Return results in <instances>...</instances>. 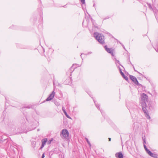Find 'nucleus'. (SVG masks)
<instances>
[{"instance_id":"obj_1","label":"nucleus","mask_w":158,"mask_h":158,"mask_svg":"<svg viewBox=\"0 0 158 158\" xmlns=\"http://www.w3.org/2000/svg\"><path fill=\"white\" fill-rule=\"evenodd\" d=\"M148 98V96L145 94L143 93L141 96L140 103L141 104L142 110L144 113L147 119H150V117L147 109L148 108L147 105Z\"/></svg>"},{"instance_id":"obj_2","label":"nucleus","mask_w":158,"mask_h":158,"mask_svg":"<svg viewBox=\"0 0 158 158\" xmlns=\"http://www.w3.org/2000/svg\"><path fill=\"white\" fill-rule=\"evenodd\" d=\"M94 35L99 43L102 44H104V37L102 34L95 32L94 33Z\"/></svg>"},{"instance_id":"obj_3","label":"nucleus","mask_w":158,"mask_h":158,"mask_svg":"<svg viewBox=\"0 0 158 158\" xmlns=\"http://www.w3.org/2000/svg\"><path fill=\"white\" fill-rule=\"evenodd\" d=\"M60 136L63 139L68 140L69 139V131L65 129L62 130Z\"/></svg>"},{"instance_id":"obj_4","label":"nucleus","mask_w":158,"mask_h":158,"mask_svg":"<svg viewBox=\"0 0 158 158\" xmlns=\"http://www.w3.org/2000/svg\"><path fill=\"white\" fill-rule=\"evenodd\" d=\"M130 78L135 85H140L135 77L132 75H130Z\"/></svg>"},{"instance_id":"obj_5","label":"nucleus","mask_w":158,"mask_h":158,"mask_svg":"<svg viewBox=\"0 0 158 158\" xmlns=\"http://www.w3.org/2000/svg\"><path fill=\"white\" fill-rule=\"evenodd\" d=\"M55 93L54 91H53L52 92L51 94L49 97L47 98L46 100L47 101H48L52 100L54 97L55 96Z\"/></svg>"},{"instance_id":"obj_6","label":"nucleus","mask_w":158,"mask_h":158,"mask_svg":"<svg viewBox=\"0 0 158 158\" xmlns=\"http://www.w3.org/2000/svg\"><path fill=\"white\" fill-rule=\"evenodd\" d=\"M42 144L40 148H43L45 144V143L48 141V139L46 138H45L43 139L42 140Z\"/></svg>"},{"instance_id":"obj_7","label":"nucleus","mask_w":158,"mask_h":158,"mask_svg":"<svg viewBox=\"0 0 158 158\" xmlns=\"http://www.w3.org/2000/svg\"><path fill=\"white\" fill-rule=\"evenodd\" d=\"M106 51L108 53H110L112 56H113V52L110 48L107 47L106 45L104 47Z\"/></svg>"},{"instance_id":"obj_8","label":"nucleus","mask_w":158,"mask_h":158,"mask_svg":"<svg viewBox=\"0 0 158 158\" xmlns=\"http://www.w3.org/2000/svg\"><path fill=\"white\" fill-rule=\"evenodd\" d=\"M115 155L117 158H123V155L121 152L116 153Z\"/></svg>"},{"instance_id":"obj_9","label":"nucleus","mask_w":158,"mask_h":158,"mask_svg":"<svg viewBox=\"0 0 158 158\" xmlns=\"http://www.w3.org/2000/svg\"><path fill=\"white\" fill-rule=\"evenodd\" d=\"M119 71H120V73L121 74V75L122 76V77H123L126 81H127L128 80V77L125 76V74H124V73L122 72V70L121 69V68H119Z\"/></svg>"},{"instance_id":"obj_10","label":"nucleus","mask_w":158,"mask_h":158,"mask_svg":"<svg viewBox=\"0 0 158 158\" xmlns=\"http://www.w3.org/2000/svg\"><path fill=\"white\" fill-rule=\"evenodd\" d=\"M143 139V146L144 147V148L145 150L146 151V152L148 153H149V152H150V151L147 148L145 144V143H146V140L145 139Z\"/></svg>"},{"instance_id":"obj_11","label":"nucleus","mask_w":158,"mask_h":158,"mask_svg":"<svg viewBox=\"0 0 158 158\" xmlns=\"http://www.w3.org/2000/svg\"><path fill=\"white\" fill-rule=\"evenodd\" d=\"M62 110L65 116L68 118L70 119H71V118L67 114V112L65 111V110L64 107L63 106L62 107Z\"/></svg>"},{"instance_id":"obj_12","label":"nucleus","mask_w":158,"mask_h":158,"mask_svg":"<svg viewBox=\"0 0 158 158\" xmlns=\"http://www.w3.org/2000/svg\"><path fill=\"white\" fill-rule=\"evenodd\" d=\"M149 155H150V156L156 158L157 157V156L156 154H154L152 153L151 151L150 152H149V153H148Z\"/></svg>"},{"instance_id":"obj_13","label":"nucleus","mask_w":158,"mask_h":158,"mask_svg":"<svg viewBox=\"0 0 158 158\" xmlns=\"http://www.w3.org/2000/svg\"><path fill=\"white\" fill-rule=\"evenodd\" d=\"M91 20L92 21V23L93 25L95 27L97 28L98 27L96 26V25L94 21L93 20V19H91Z\"/></svg>"},{"instance_id":"obj_14","label":"nucleus","mask_w":158,"mask_h":158,"mask_svg":"<svg viewBox=\"0 0 158 158\" xmlns=\"http://www.w3.org/2000/svg\"><path fill=\"white\" fill-rule=\"evenodd\" d=\"M94 103H95V104L96 106L97 107V108L99 110H100V108H99V106H100V105L98 104V103H97L96 104L95 102L94 101Z\"/></svg>"},{"instance_id":"obj_15","label":"nucleus","mask_w":158,"mask_h":158,"mask_svg":"<svg viewBox=\"0 0 158 158\" xmlns=\"http://www.w3.org/2000/svg\"><path fill=\"white\" fill-rule=\"evenodd\" d=\"M85 139L87 141L89 145V146H91L90 142L89 141L88 139L87 138H85Z\"/></svg>"},{"instance_id":"obj_16","label":"nucleus","mask_w":158,"mask_h":158,"mask_svg":"<svg viewBox=\"0 0 158 158\" xmlns=\"http://www.w3.org/2000/svg\"><path fill=\"white\" fill-rule=\"evenodd\" d=\"M52 140H53L52 139H51L49 140L47 142V143L48 144H50L51 143L52 141Z\"/></svg>"},{"instance_id":"obj_17","label":"nucleus","mask_w":158,"mask_h":158,"mask_svg":"<svg viewBox=\"0 0 158 158\" xmlns=\"http://www.w3.org/2000/svg\"><path fill=\"white\" fill-rule=\"evenodd\" d=\"M82 4L85 3V0H80Z\"/></svg>"},{"instance_id":"obj_18","label":"nucleus","mask_w":158,"mask_h":158,"mask_svg":"<svg viewBox=\"0 0 158 158\" xmlns=\"http://www.w3.org/2000/svg\"><path fill=\"white\" fill-rule=\"evenodd\" d=\"M31 106H26V107H23V108H31Z\"/></svg>"},{"instance_id":"obj_19","label":"nucleus","mask_w":158,"mask_h":158,"mask_svg":"<svg viewBox=\"0 0 158 158\" xmlns=\"http://www.w3.org/2000/svg\"><path fill=\"white\" fill-rule=\"evenodd\" d=\"M44 157H45L44 153L43 154L42 156V158H44Z\"/></svg>"},{"instance_id":"obj_20","label":"nucleus","mask_w":158,"mask_h":158,"mask_svg":"<svg viewBox=\"0 0 158 158\" xmlns=\"http://www.w3.org/2000/svg\"><path fill=\"white\" fill-rule=\"evenodd\" d=\"M148 6L150 9H152V7L151 6V5L150 4H149Z\"/></svg>"},{"instance_id":"obj_21","label":"nucleus","mask_w":158,"mask_h":158,"mask_svg":"<svg viewBox=\"0 0 158 158\" xmlns=\"http://www.w3.org/2000/svg\"><path fill=\"white\" fill-rule=\"evenodd\" d=\"M92 53V52H88V53H87V54H86V55H87V54H91Z\"/></svg>"},{"instance_id":"obj_22","label":"nucleus","mask_w":158,"mask_h":158,"mask_svg":"<svg viewBox=\"0 0 158 158\" xmlns=\"http://www.w3.org/2000/svg\"><path fill=\"white\" fill-rule=\"evenodd\" d=\"M116 62L117 63H118V64H119V61L118 60H117L116 61Z\"/></svg>"},{"instance_id":"obj_23","label":"nucleus","mask_w":158,"mask_h":158,"mask_svg":"<svg viewBox=\"0 0 158 158\" xmlns=\"http://www.w3.org/2000/svg\"><path fill=\"white\" fill-rule=\"evenodd\" d=\"M132 65L133 66V68L134 69V70L136 71L135 69V68H134V65L133 64H132Z\"/></svg>"},{"instance_id":"obj_24","label":"nucleus","mask_w":158,"mask_h":158,"mask_svg":"<svg viewBox=\"0 0 158 158\" xmlns=\"http://www.w3.org/2000/svg\"><path fill=\"white\" fill-rule=\"evenodd\" d=\"M109 139V141H110V140H111V138H109V139Z\"/></svg>"},{"instance_id":"obj_25","label":"nucleus","mask_w":158,"mask_h":158,"mask_svg":"<svg viewBox=\"0 0 158 158\" xmlns=\"http://www.w3.org/2000/svg\"><path fill=\"white\" fill-rule=\"evenodd\" d=\"M59 104L58 103L57 104H56V105H59Z\"/></svg>"},{"instance_id":"obj_26","label":"nucleus","mask_w":158,"mask_h":158,"mask_svg":"<svg viewBox=\"0 0 158 158\" xmlns=\"http://www.w3.org/2000/svg\"><path fill=\"white\" fill-rule=\"evenodd\" d=\"M122 45L123 46V47L124 48H125L124 45Z\"/></svg>"},{"instance_id":"obj_27","label":"nucleus","mask_w":158,"mask_h":158,"mask_svg":"<svg viewBox=\"0 0 158 158\" xmlns=\"http://www.w3.org/2000/svg\"><path fill=\"white\" fill-rule=\"evenodd\" d=\"M53 85H55V83H54V82H53Z\"/></svg>"},{"instance_id":"obj_28","label":"nucleus","mask_w":158,"mask_h":158,"mask_svg":"<svg viewBox=\"0 0 158 158\" xmlns=\"http://www.w3.org/2000/svg\"><path fill=\"white\" fill-rule=\"evenodd\" d=\"M100 111H101V113H102V114L103 115V114H102V111H101V110H100Z\"/></svg>"},{"instance_id":"obj_29","label":"nucleus","mask_w":158,"mask_h":158,"mask_svg":"<svg viewBox=\"0 0 158 158\" xmlns=\"http://www.w3.org/2000/svg\"><path fill=\"white\" fill-rule=\"evenodd\" d=\"M95 5L94 4L93 6H94Z\"/></svg>"},{"instance_id":"obj_30","label":"nucleus","mask_w":158,"mask_h":158,"mask_svg":"<svg viewBox=\"0 0 158 158\" xmlns=\"http://www.w3.org/2000/svg\"><path fill=\"white\" fill-rule=\"evenodd\" d=\"M81 57L82 58V56H81Z\"/></svg>"},{"instance_id":"obj_31","label":"nucleus","mask_w":158,"mask_h":158,"mask_svg":"<svg viewBox=\"0 0 158 158\" xmlns=\"http://www.w3.org/2000/svg\"><path fill=\"white\" fill-rule=\"evenodd\" d=\"M39 131V129H38V131Z\"/></svg>"}]
</instances>
